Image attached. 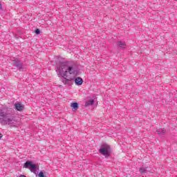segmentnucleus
<instances>
[{
    "label": "nucleus",
    "mask_w": 177,
    "mask_h": 177,
    "mask_svg": "<svg viewBox=\"0 0 177 177\" xmlns=\"http://www.w3.org/2000/svg\"><path fill=\"white\" fill-rule=\"evenodd\" d=\"M118 48H125V46H127V44H125V42L124 41H118Z\"/></svg>",
    "instance_id": "nucleus-10"
},
{
    "label": "nucleus",
    "mask_w": 177,
    "mask_h": 177,
    "mask_svg": "<svg viewBox=\"0 0 177 177\" xmlns=\"http://www.w3.org/2000/svg\"><path fill=\"white\" fill-rule=\"evenodd\" d=\"M39 177H45V175H44V172L40 171V172L39 173Z\"/></svg>",
    "instance_id": "nucleus-14"
},
{
    "label": "nucleus",
    "mask_w": 177,
    "mask_h": 177,
    "mask_svg": "<svg viewBox=\"0 0 177 177\" xmlns=\"http://www.w3.org/2000/svg\"><path fill=\"white\" fill-rule=\"evenodd\" d=\"M2 136H3L2 133H0V139H1Z\"/></svg>",
    "instance_id": "nucleus-15"
},
{
    "label": "nucleus",
    "mask_w": 177,
    "mask_h": 177,
    "mask_svg": "<svg viewBox=\"0 0 177 177\" xmlns=\"http://www.w3.org/2000/svg\"><path fill=\"white\" fill-rule=\"evenodd\" d=\"M0 9H2V4L0 3Z\"/></svg>",
    "instance_id": "nucleus-16"
},
{
    "label": "nucleus",
    "mask_w": 177,
    "mask_h": 177,
    "mask_svg": "<svg viewBox=\"0 0 177 177\" xmlns=\"http://www.w3.org/2000/svg\"><path fill=\"white\" fill-rule=\"evenodd\" d=\"M165 129H159L156 130V132L158 133V135H160L162 136L164 135V133H165Z\"/></svg>",
    "instance_id": "nucleus-9"
},
{
    "label": "nucleus",
    "mask_w": 177,
    "mask_h": 177,
    "mask_svg": "<svg viewBox=\"0 0 177 177\" xmlns=\"http://www.w3.org/2000/svg\"><path fill=\"white\" fill-rule=\"evenodd\" d=\"M24 168H26L29 169L30 172H32V174H35V175H37V171L39 169V167H38V165L35 164H32V162L29 160L26 161L24 164Z\"/></svg>",
    "instance_id": "nucleus-3"
},
{
    "label": "nucleus",
    "mask_w": 177,
    "mask_h": 177,
    "mask_svg": "<svg viewBox=\"0 0 177 177\" xmlns=\"http://www.w3.org/2000/svg\"><path fill=\"white\" fill-rule=\"evenodd\" d=\"M71 107H73L74 110H78V103L73 102L71 104Z\"/></svg>",
    "instance_id": "nucleus-11"
},
{
    "label": "nucleus",
    "mask_w": 177,
    "mask_h": 177,
    "mask_svg": "<svg viewBox=\"0 0 177 177\" xmlns=\"http://www.w3.org/2000/svg\"><path fill=\"white\" fill-rule=\"evenodd\" d=\"M16 122L12 111L6 107L0 109V124L1 125H13Z\"/></svg>",
    "instance_id": "nucleus-2"
},
{
    "label": "nucleus",
    "mask_w": 177,
    "mask_h": 177,
    "mask_svg": "<svg viewBox=\"0 0 177 177\" xmlns=\"http://www.w3.org/2000/svg\"><path fill=\"white\" fill-rule=\"evenodd\" d=\"M83 82H84V80H82V78H81L80 77H76L75 79V84L76 85H77L78 86H80V85H82Z\"/></svg>",
    "instance_id": "nucleus-7"
},
{
    "label": "nucleus",
    "mask_w": 177,
    "mask_h": 177,
    "mask_svg": "<svg viewBox=\"0 0 177 177\" xmlns=\"http://www.w3.org/2000/svg\"><path fill=\"white\" fill-rule=\"evenodd\" d=\"M35 34H36L37 35H39V34H40V32H41V30H39V29H36V30H35Z\"/></svg>",
    "instance_id": "nucleus-13"
},
{
    "label": "nucleus",
    "mask_w": 177,
    "mask_h": 177,
    "mask_svg": "<svg viewBox=\"0 0 177 177\" xmlns=\"http://www.w3.org/2000/svg\"><path fill=\"white\" fill-rule=\"evenodd\" d=\"M15 109L17 110V111H23L24 110V106L19 102H16L15 104Z\"/></svg>",
    "instance_id": "nucleus-6"
},
{
    "label": "nucleus",
    "mask_w": 177,
    "mask_h": 177,
    "mask_svg": "<svg viewBox=\"0 0 177 177\" xmlns=\"http://www.w3.org/2000/svg\"><path fill=\"white\" fill-rule=\"evenodd\" d=\"M12 62L13 66L17 67L19 71H23L24 70V65H23V63H21L19 59L12 58Z\"/></svg>",
    "instance_id": "nucleus-5"
},
{
    "label": "nucleus",
    "mask_w": 177,
    "mask_h": 177,
    "mask_svg": "<svg viewBox=\"0 0 177 177\" xmlns=\"http://www.w3.org/2000/svg\"><path fill=\"white\" fill-rule=\"evenodd\" d=\"M140 174H142V175H143V174H146V172L147 171V169L145 167H142L140 169H139Z\"/></svg>",
    "instance_id": "nucleus-12"
},
{
    "label": "nucleus",
    "mask_w": 177,
    "mask_h": 177,
    "mask_svg": "<svg viewBox=\"0 0 177 177\" xmlns=\"http://www.w3.org/2000/svg\"><path fill=\"white\" fill-rule=\"evenodd\" d=\"M93 103H95V100H90L85 102L84 106L86 107H88V106L93 105Z\"/></svg>",
    "instance_id": "nucleus-8"
},
{
    "label": "nucleus",
    "mask_w": 177,
    "mask_h": 177,
    "mask_svg": "<svg viewBox=\"0 0 177 177\" xmlns=\"http://www.w3.org/2000/svg\"><path fill=\"white\" fill-rule=\"evenodd\" d=\"M56 72L58 75H61L62 82L67 85L70 84V80L67 79L68 74L71 75H78V66L73 62H62L59 66L56 68Z\"/></svg>",
    "instance_id": "nucleus-1"
},
{
    "label": "nucleus",
    "mask_w": 177,
    "mask_h": 177,
    "mask_svg": "<svg viewBox=\"0 0 177 177\" xmlns=\"http://www.w3.org/2000/svg\"><path fill=\"white\" fill-rule=\"evenodd\" d=\"M99 153L104 157H110V154L111 153V149L110 148V145L107 144H104L100 147L99 149Z\"/></svg>",
    "instance_id": "nucleus-4"
}]
</instances>
